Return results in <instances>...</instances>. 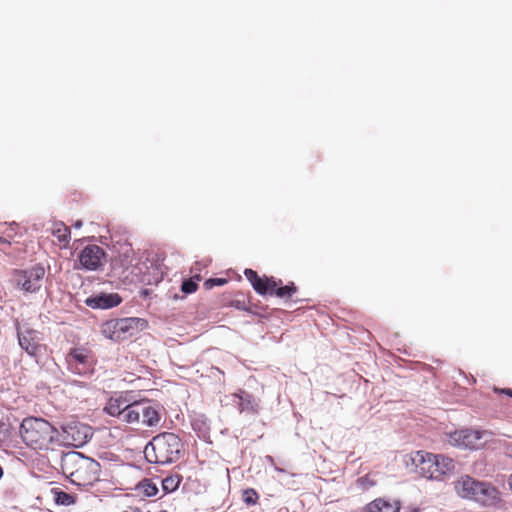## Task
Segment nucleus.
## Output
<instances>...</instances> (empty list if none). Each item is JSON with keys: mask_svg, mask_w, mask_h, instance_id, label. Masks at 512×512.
Masks as SVG:
<instances>
[{"mask_svg": "<svg viewBox=\"0 0 512 512\" xmlns=\"http://www.w3.org/2000/svg\"><path fill=\"white\" fill-rule=\"evenodd\" d=\"M62 469L70 481L77 486H91L100 478V464L78 452L65 456Z\"/></svg>", "mask_w": 512, "mask_h": 512, "instance_id": "7ed1b4c3", "label": "nucleus"}, {"mask_svg": "<svg viewBox=\"0 0 512 512\" xmlns=\"http://www.w3.org/2000/svg\"><path fill=\"white\" fill-rule=\"evenodd\" d=\"M68 369L78 375L93 373L96 359L92 350L85 347H74L66 355Z\"/></svg>", "mask_w": 512, "mask_h": 512, "instance_id": "9d476101", "label": "nucleus"}, {"mask_svg": "<svg viewBox=\"0 0 512 512\" xmlns=\"http://www.w3.org/2000/svg\"><path fill=\"white\" fill-rule=\"evenodd\" d=\"M121 297L117 293L101 294L87 298L86 304L91 308L108 309L119 305Z\"/></svg>", "mask_w": 512, "mask_h": 512, "instance_id": "2eb2a0df", "label": "nucleus"}, {"mask_svg": "<svg viewBox=\"0 0 512 512\" xmlns=\"http://www.w3.org/2000/svg\"><path fill=\"white\" fill-rule=\"evenodd\" d=\"M487 435L485 431L463 429L449 435V442L453 446L465 449H478L483 445L482 439Z\"/></svg>", "mask_w": 512, "mask_h": 512, "instance_id": "f8f14e48", "label": "nucleus"}, {"mask_svg": "<svg viewBox=\"0 0 512 512\" xmlns=\"http://www.w3.org/2000/svg\"><path fill=\"white\" fill-rule=\"evenodd\" d=\"M93 436L90 426L80 423L72 422L62 427L61 446L82 447Z\"/></svg>", "mask_w": 512, "mask_h": 512, "instance_id": "9b49d317", "label": "nucleus"}, {"mask_svg": "<svg viewBox=\"0 0 512 512\" xmlns=\"http://www.w3.org/2000/svg\"><path fill=\"white\" fill-rule=\"evenodd\" d=\"M244 275L259 295L271 294L279 298H291L297 287L293 282L282 286V280L274 277L260 276L252 269H245Z\"/></svg>", "mask_w": 512, "mask_h": 512, "instance_id": "0eeeda50", "label": "nucleus"}, {"mask_svg": "<svg viewBox=\"0 0 512 512\" xmlns=\"http://www.w3.org/2000/svg\"><path fill=\"white\" fill-rule=\"evenodd\" d=\"M240 402H239V408L241 412H247V413H257L258 412V402L255 399L254 396L251 394L241 391V394L239 395Z\"/></svg>", "mask_w": 512, "mask_h": 512, "instance_id": "a211bd4d", "label": "nucleus"}, {"mask_svg": "<svg viewBox=\"0 0 512 512\" xmlns=\"http://www.w3.org/2000/svg\"><path fill=\"white\" fill-rule=\"evenodd\" d=\"M242 499L247 505H256L259 500V494L255 489H245L242 493Z\"/></svg>", "mask_w": 512, "mask_h": 512, "instance_id": "4be33fe9", "label": "nucleus"}, {"mask_svg": "<svg viewBox=\"0 0 512 512\" xmlns=\"http://www.w3.org/2000/svg\"><path fill=\"white\" fill-rule=\"evenodd\" d=\"M81 226H82V221L81 220L76 221L75 224H74L75 228H80Z\"/></svg>", "mask_w": 512, "mask_h": 512, "instance_id": "c85d7f7f", "label": "nucleus"}, {"mask_svg": "<svg viewBox=\"0 0 512 512\" xmlns=\"http://www.w3.org/2000/svg\"><path fill=\"white\" fill-rule=\"evenodd\" d=\"M19 433L23 443L32 450L48 452L61 447L60 432L44 418H24Z\"/></svg>", "mask_w": 512, "mask_h": 512, "instance_id": "f03ea898", "label": "nucleus"}, {"mask_svg": "<svg viewBox=\"0 0 512 512\" xmlns=\"http://www.w3.org/2000/svg\"><path fill=\"white\" fill-rule=\"evenodd\" d=\"M120 512H143V511L138 507L128 506V507H126V509H123Z\"/></svg>", "mask_w": 512, "mask_h": 512, "instance_id": "bb28decb", "label": "nucleus"}, {"mask_svg": "<svg viewBox=\"0 0 512 512\" xmlns=\"http://www.w3.org/2000/svg\"><path fill=\"white\" fill-rule=\"evenodd\" d=\"M140 323L141 319L133 317L111 319L102 324L101 333L112 341H122L132 337L139 330Z\"/></svg>", "mask_w": 512, "mask_h": 512, "instance_id": "6e6552de", "label": "nucleus"}, {"mask_svg": "<svg viewBox=\"0 0 512 512\" xmlns=\"http://www.w3.org/2000/svg\"><path fill=\"white\" fill-rule=\"evenodd\" d=\"M199 263H196L194 267H192L191 272L194 273L196 271H199ZM191 278H193L197 283L201 280V276L199 273H195Z\"/></svg>", "mask_w": 512, "mask_h": 512, "instance_id": "a878e982", "label": "nucleus"}, {"mask_svg": "<svg viewBox=\"0 0 512 512\" xmlns=\"http://www.w3.org/2000/svg\"><path fill=\"white\" fill-rule=\"evenodd\" d=\"M52 234L59 242L60 247L66 248L71 239L70 228L63 222H56L53 224Z\"/></svg>", "mask_w": 512, "mask_h": 512, "instance_id": "f3484780", "label": "nucleus"}, {"mask_svg": "<svg viewBox=\"0 0 512 512\" xmlns=\"http://www.w3.org/2000/svg\"><path fill=\"white\" fill-rule=\"evenodd\" d=\"M183 453V443L174 433L156 435L146 445L144 454L150 463L169 464L178 461Z\"/></svg>", "mask_w": 512, "mask_h": 512, "instance_id": "20e7f679", "label": "nucleus"}, {"mask_svg": "<svg viewBox=\"0 0 512 512\" xmlns=\"http://www.w3.org/2000/svg\"><path fill=\"white\" fill-rule=\"evenodd\" d=\"M17 334L21 348L31 356H37L41 350L40 333L34 329L25 328L24 330L18 329Z\"/></svg>", "mask_w": 512, "mask_h": 512, "instance_id": "4468645a", "label": "nucleus"}, {"mask_svg": "<svg viewBox=\"0 0 512 512\" xmlns=\"http://www.w3.org/2000/svg\"><path fill=\"white\" fill-rule=\"evenodd\" d=\"M136 490L142 496L152 497L158 493L157 484L149 478H145L138 483Z\"/></svg>", "mask_w": 512, "mask_h": 512, "instance_id": "6ab92c4d", "label": "nucleus"}, {"mask_svg": "<svg viewBox=\"0 0 512 512\" xmlns=\"http://www.w3.org/2000/svg\"><path fill=\"white\" fill-rule=\"evenodd\" d=\"M507 455L512 458V444L508 446L507 448Z\"/></svg>", "mask_w": 512, "mask_h": 512, "instance_id": "cd10ccee", "label": "nucleus"}, {"mask_svg": "<svg viewBox=\"0 0 512 512\" xmlns=\"http://www.w3.org/2000/svg\"><path fill=\"white\" fill-rule=\"evenodd\" d=\"M3 475V470H2V467L0 466V478L2 477Z\"/></svg>", "mask_w": 512, "mask_h": 512, "instance_id": "c756f323", "label": "nucleus"}, {"mask_svg": "<svg viewBox=\"0 0 512 512\" xmlns=\"http://www.w3.org/2000/svg\"><path fill=\"white\" fill-rule=\"evenodd\" d=\"M104 250L98 245H88L79 254L78 260L82 268L97 270L103 265Z\"/></svg>", "mask_w": 512, "mask_h": 512, "instance_id": "ddd939ff", "label": "nucleus"}, {"mask_svg": "<svg viewBox=\"0 0 512 512\" xmlns=\"http://www.w3.org/2000/svg\"><path fill=\"white\" fill-rule=\"evenodd\" d=\"M181 476L178 474L169 475L162 480V488L165 493H171L177 490L181 483Z\"/></svg>", "mask_w": 512, "mask_h": 512, "instance_id": "aec40b11", "label": "nucleus"}, {"mask_svg": "<svg viewBox=\"0 0 512 512\" xmlns=\"http://www.w3.org/2000/svg\"><path fill=\"white\" fill-rule=\"evenodd\" d=\"M456 493L483 505H493L499 500V491L492 484L469 475L461 476L454 484Z\"/></svg>", "mask_w": 512, "mask_h": 512, "instance_id": "423d86ee", "label": "nucleus"}, {"mask_svg": "<svg viewBox=\"0 0 512 512\" xmlns=\"http://www.w3.org/2000/svg\"><path fill=\"white\" fill-rule=\"evenodd\" d=\"M55 502L58 505L70 506L75 503V497L64 491H55Z\"/></svg>", "mask_w": 512, "mask_h": 512, "instance_id": "412c9836", "label": "nucleus"}, {"mask_svg": "<svg viewBox=\"0 0 512 512\" xmlns=\"http://www.w3.org/2000/svg\"><path fill=\"white\" fill-rule=\"evenodd\" d=\"M400 503L396 500H389L385 498H377L370 502L365 509V512H399Z\"/></svg>", "mask_w": 512, "mask_h": 512, "instance_id": "dca6fc26", "label": "nucleus"}, {"mask_svg": "<svg viewBox=\"0 0 512 512\" xmlns=\"http://www.w3.org/2000/svg\"><path fill=\"white\" fill-rule=\"evenodd\" d=\"M493 391L497 394H505L509 397H512V389L511 388L501 389V388L494 387Z\"/></svg>", "mask_w": 512, "mask_h": 512, "instance_id": "393cba45", "label": "nucleus"}, {"mask_svg": "<svg viewBox=\"0 0 512 512\" xmlns=\"http://www.w3.org/2000/svg\"><path fill=\"white\" fill-rule=\"evenodd\" d=\"M410 459L417 472L427 479H441L455 469L454 460L442 454L416 451L410 455Z\"/></svg>", "mask_w": 512, "mask_h": 512, "instance_id": "39448f33", "label": "nucleus"}, {"mask_svg": "<svg viewBox=\"0 0 512 512\" xmlns=\"http://www.w3.org/2000/svg\"><path fill=\"white\" fill-rule=\"evenodd\" d=\"M44 276V267L35 265L29 269L15 270L13 272V282L15 287L24 293H36L42 287Z\"/></svg>", "mask_w": 512, "mask_h": 512, "instance_id": "1a4fd4ad", "label": "nucleus"}, {"mask_svg": "<svg viewBox=\"0 0 512 512\" xmlns=\"http://www.w3.org/2000/svg\"><path fill=\"white\" fill-rule=\"evenodd\" d=\"M104 411L121 422L141 425L152 432L161 428L163 417L161 408L149 400L129 402L125 397L119 395L108 400Z\"/></svg>", "mask_w": 512, "mask_h": 512, "instance_id": "f257e3e1", "label": "nucleus"}, {"mask_svg": "<svg viewBox=\"0 0 512 512\" xmlns=\"http://www.w3.org/2000/svg\"><path fill=\"white\" fill-rule=\"evenodd\" d=\"M227 282L228 280L226 278H209L204 282L203 285L206 290H210L214 286H222Z\"/></svg>", "mask_w": 512, "mask_h": 512, "instance_id": "b1692460", "label": "nucleus"}, {"mask_svg": "<svg viewBox=\"0 0 512 512\" xmlns=\"http://www.w3.org/2000/svg\"><path fill=\"white\" fill-rule=\"evenodd\" d=\"M198 288V283L193 279H187L182 282L181 290L186 294L194 293Z\"/></svg>", "mask_w": 512, "mask_h": 512, "instance_id": "5701e85b", "label": "nucleus"}]
</instances>
